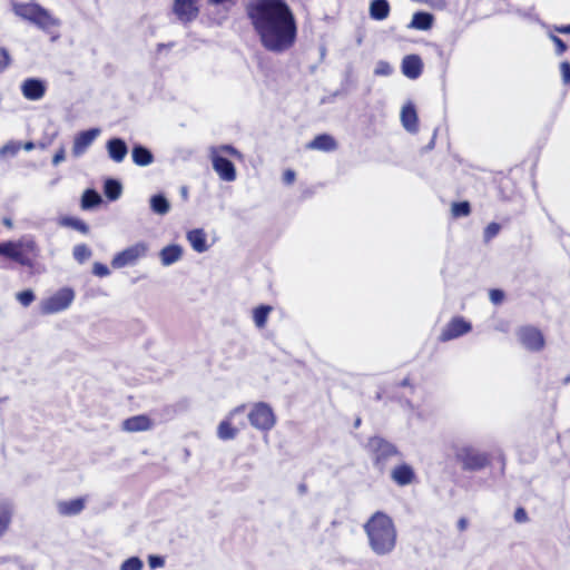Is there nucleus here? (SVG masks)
I'll return each instance as SVG.
<instances>
[{
  "instance_id": "6ab92c4d",
  "label": "nucleus",
  "mask_w": 570,
  "mask_h": 570,
  "mask_svg": "<svg viewBox=\"0 0 570 570\" xmlns=\"http://www.w3.org/2000/svg\"><path fill=\"white\" fill-rule=\"evenodd\" d=\"M401 122L404 129L409 132H416L417 127V114L412 102H407L401 110Z\"/></svg>"
},
{
  "instance_id": "ddd939ff",
  "label": "nucleus",
  "mask_w": 570,
  "mask_h": 570,
  "mask_svg": "<svg viewBox=\"0 0 570 570\" xmlns=\"http://www.w3.org/2000/svg\"><path fill=\"white\" fill-rule=\"evenodd\" d=\"M46 91V82L38 78H27L21 83V92L27 100H40L45 97Z\"/></svg>"
},
{
  "instance_id": "b1692460",
  "label": "nucleus",
  "mask_w": 570,
  "mask_h": 570,
  "mask_svg": "<svg viewBox=\"0 0 570 570\" xmlns=\"http://www.w3.org/2000/svg\"><path fill=\"white\" fill-rule=\"evenodd\" d=\"M239 410L236 409L230 413V416L224 421H222L217 429V435L220 440L227 441L232 440L236 436L238 429L233 425L232 419L236 415Z\"/></svg>"
},
{
  "instance_id": "79ce46f5",
  "label": "nucleus",
  "mask_w": 570,
  "mask_h": 570,
  "mask_svg": "<svg viewBox=\"0 0 570 570\" xmlns=\"http://www.w3.org/2000/svg\"><path fill=\"white\" fill-rule=\"evenodd\" d=\"M550 39L556 45V53L558 56H561V55H563L567 51L568 47H567L566 42L561 38H559L556 35H550Z\"/></svg>"
},
{
  "instance_id": "2f4dec72",
  "label": "nucleus",
  "mask_w": 570,
  "mask_h": 570,
  "mask_svg": "<svg viewBox=\"0 0 570 570\" xmlns=\"http://www.w3.org/2000/svg\"><path fill=\"white\" fill-rule=\"evenodd\" d=\"M150 207L156 214L165 215L169 212L170 205L165 196L155 195L150 199Z\"/></svg>"
},
{
  "instance_id": "13d9d810",
  "label": "nucleus",
  "mask_w": 570,
  "mask_h": 570,
  "mask_svg": "<svg viewBox=\"0 0 570 570\" xmlns=\"http://www.w3.org/2000/svg\"><path fill=\"white\" fill-rule=\"evenodd\" d=\"M32 148H33V142H27V144L24 145V149H26V150H31Z\"/></svg>"
},
{
  "instance_id": "393cba45",
  "label": "nucleus",
  "mask_w": 570,
  "mask_h": 570,
  "mask_svg": "<svg viewBox=\"0 0 570 570\" xmlns=\"http://www.w3.org/2000/svg\"><path fill=\"white\" fill-rule=\"evenodd\" d=\"M390 3L387 0H372L370 3V17L374 20H384L390 14Z\"/></svg>"
},
{
  "instance_id": "4468645a",
  "label": "nucleus",
  "mask_w": 570,
  "mask_h": 570,
  "mask_svg": "<svg viewBox=\"0 0 570 570\" xmlns=\"http://www.w3.org/2000/svg\"><path fill=\"white\" fill-rule=\"evenodd\" d=\"M99 132H100V130L98 128H91V129L78 132L73 138L72 155L75 157L81 156L88 149V147L94 142V140L97 138Z\"/></svg>"
},
{
  "instance_id": "aec40b11",
  "label": "nucleus",
  "mask_w": 570,
  "mask_h": 570,
  "mask_svg": "<svg viewBox=\"0 0 570 570\" xmlns=\"http://www.w3.org/2000/svg\"><path fill=\"white\" fill-rule=\"evenodd\" d=\"M86 505L85 498H76L69 501H60L57 504V510L62 517H71L79 514Z\"/></svg>"
},
{
  "instance_id": "412c9836",
  "label": "nucleus",
  "mask_w": 570,
  "mask_h": 570,
  "mask_svg": "<svg viewBox=\"0 0 570 570\" xmlns=\"http://www.w3.org/2000/svg\"><path fill=\"white\" fill-rule=\"evenodd\" d=\"M187 240L191 248L197 253H204L208 249L207 235L202 228H195L187 233Z\"/></svg>"
},
{
  "instance_id": "473e14b6",
  "label": "nucleus",
  "mask_w": 570,
  "mask_h": 570,
  "mask_svg": "<svg viewBox=\"0 0 570 570\" xmlns=\"http://www.w3.org/2000/svg\"><path fill=\"white\" fill-rule=\"evenodd\" d=\"M11 522V510L7 503L0 502V537L8 530Z\"/></svg>"
},
{
  "instance_id": "603ef678",
  "label": "nucleus",
  "mask_w": 570,
  "mask_h": 570,
  "mask_svg": "<svg viewBox=\"0 0 570 570\" xmlns=\"http://www.w3.org/2000/svg\"><path fill=\"white\" fill-rule=\"evenodd\" d=\"M468 527V520L465 518H461L459 521H458V528L460 531H464Z\"/></svg>"
},
{
  "instance_id": "6e6552de",
  "label": "nucleus",
  "mask_w": 570,
  "mask_h": 570,
  "mask_svg": "<svg viewBox=\"0 0 570 570\" xmlns=\"http://www.w3.org/2000/svg\"><path fill=\"white\" fill-rule=\"evenodd\" d=\"M147 253V243L138 242L117 253L111 259V266L114 268H122L129 265H135L140 258L145 257Z\"/></svg>"
},
{
  "instance_id": "72a5a7b5",
  "label": "nucleus",
  "mask_w": 570,
  "mask_h": 570,
  "mask_svg": "<svg viewBox=\"0 0 570 570\" xmlns=\"http://www.w3.org/2000/svg\"><path fill=\"white\" fill-rule=\"evenodd\" d=\"M61 224L63 226L71 227L85 235L89 233L88 225L83 220L76 217H65L62 218Z\"/></svg>"
},
{
  "instance_id": "20e7f679",
  "label": "nucleus",
  "mask_w": 570,
  "mask_h": 570,
  "mask_svg": "<svg viewBox=\"0 0 570 570\" xmlns=\"http://www.w3.org/2000/svg\"><path fill=\"white\" fill-rule=\"evenodd\" d=\"M12 12L43 31H50L60 24L59 19L36 2H12Z\"/></svg>"
},
{
  "instance_id": "c03bdc74",
  "label": "nucleus",
  "mask_w": 570,
  "mask_h": 570,
  "mask_svg": "<svg viewBox=\"0 0 570 570\" xmlns=\"http://www.w3.org/2000/svg\"><path fill=\"white\" fill-rule=\"evenodd\" d=\"M20 149V146L14 144V142H9L7 145H4L3 147H1L0 149V155L1 156H7V155H10V156H14Z\"/></svg>"
},
{
  "instance_id": "a19ab883",
  "label": "nucleus",
  "mask_w": 570,
  "mask_h": 570,
  "mask_svg": "<svg viewBox=\"0 0 570 570\" xmlns=\"http://www.w3.org/2000/svg\"><path fill=\"white\" fill-rule=\"evenodd\" d=\"M11 65V57L7 48H0V73Z\"/></svg>"
},
{
  "instance_id": "4c0bfd02",
  "label": "nucleus",
  "mask_w": 570,
  "mask_h": 570,
  "mask_svg": "<svg viewBox=\"0 0 570 570\" xmlns=\"http://www.w3.org/2000/svg\"><path fill=\"white\" fill-rule=\"evenodd\" d=\"M501 226L498 223H490L483 232L484 242L488 243L500 233Z\"/></svg>"
},
{
  "instance_id": "e433bc0d",
  "label": "nucleus",
  "mask_w": 570,
  "mask_h": 570,
  "mask_svg": "<svg viewBox=\"0 0 570 570\" xmlns=\"http://www.w3.org/2000/svg\"><path fill=\"white\" fill-rule=\"evenodd\" d=\"M393 72V67L385 60L376 62L374 68V75L379 77H389Z\"/></svg>"
},
{
  "instance_id": "9d476101",
  "label": "nucleus",
  "mask_w": 570,
  "mask_h": 570,
  "mask_svg": "<svg viewBox=\"0 0 570 570\" xmlns=\"http://www.w3.org/2000/svg\"><path fill=\"white\" fill-rule=\"evenodd\" d=\"M171 10L176 18L185 24L196 20L200 12L198 0H174Z\"/></svg>"
},
{
  "instance_id": "c9c22d12",
  "label": "nucleus",
  "mask_w": 570,
  "mask_h": 570,
  "mask_svg": "<svg viewBox=\"0 0 570 570\" xmlns=\"http://www.w3.org/2000/svg\"><path fill=\"white\" fill-rule=\"evenodd\" d=\"M72 255L78 263L82 264L91 257L92 252L88 245L78 244L73 247Z\"/></svg>"
},
{
  "instance_id": "f3484780",
  "label": "nucleus",
  "mask_w": 570,
  "mask_h": 570,
  "mask_svg": "<svg viewBox=\"0 0 570 570\" xmlns=\"http://www.w3.org/2000/svg\"><path fill=\"white\" fill-rule=\"evenodd\" d=\"M213 167L219 175V177L226 181H232L236 177L234 164L219 155L213 157Z\"/></svg>"
},
{
  "instance_id": "c756f323",
  "label": "nucleus",
  "mask_w": 570,
  "mask_h": 570,
  "mask_svg": "<svg viewBox=\"0 0 570 570\" xmlns=\"http://www.w3.org/2000/svg\"><path fill=\"white\" fill-rule=\"evenodd\" d=\"M104 193L109 200H116L121 195V185L116 179H107L104 185Z\"/></svg>"
},
{
  "instance_id": "6e6d98bb",
  "label": "nucleus",
  "mask_w": 570,
  "mask_h": 570,
  "mask_svg": "<svg viewBox=\"0 0 570 570\" xmlns=\"http://www.w3.org/2000/svg\"><path fill=\"white\" fill-rule=\"evenodd\" d=\"M3 225L8 228H11L12 227V222L10 218H3L2 220Z\"/></svg>"
},
{
  "instance_id": "37998d69",
  "label": "nucleus",
  "mask_w": 570,
  "mask_h": 570,
  "mask_svg": "<svg viewBox=\"0 0 570 570\" xmlns=\"http://www.w3.org/2000/svg\"><path fill=\"white\" fill-rule=\"evenodd\" d=\"M92 273H94V275H96L98 277H106L110 274V271L107 265L96 262L92 265Z\"/></svg>"
},
{
  "instance_id": "7ed1b4c3",
  "label": "nucleus",
  "mask_w": 570,
  "mask_h": 570,
  "mask_svg": "<svg viewBox=\"0 0 570 570\" xmlns=\"http://www.w3.org/2000/svg\"><path fill=\"white\" fill-rule=\"evenodd\" d=\"M1 257L27 268H35L40 256V247L33 236L26 235L17 240L3 242Z\"/></svg>"
},
{
  "instance_id": "1a4fd4ad",
  "label": "nucleus",
  "mask_w": 570,
  "mask_h": 570,
  "mask_svg": "<svg viewBox=\"0 0 570 570\" xmlns=\"http://www.w3.org/2000/svg\"><path fill=\"white\" fill-rule=\"evenodd\" d=\"M276 424V415L273 409L264 402L256 403L252 407V426L267 432Z\"/></svg>"
},
{
  "instance_id": "c85d7f7f",
  "label": "nucleus",
  "mask_w": 570,
  "mask_h": 570,
  "mask_svg": "<svg viewBox=\"0 0 570 570\" xmlns=\"http://www.w3.org/2000/svg\"><path fill=\"white\" fill-rule=\"evenodd\" d=\"M273 311L271 305H259L253 311V320L258 328H263L266 324L268 314Z\"/></svg>"
},
{
  "instance_id": "7c9ffc66",
  "label": "nucleus",
  "mask_w": 570,
  "mask_h": 570,
  "mask_svg": "<svg viewBox=\"0 0 570 570\" xmlns=\"http://www.w3.org/2000/svg\"><path fill=\"white\" fill-rule=\"evenodd\" d=\"M101 203L100 195L95 189H87L81 197V207L83 209L92 208Z\"/></svg>"
},
{
  "instance_id": "0eeeda50",
  "label": "nucleus",
  "mask_w": 570,
  "mask_h": 570,
  "mask_svg": "<svg viewBox=\"0 0 570 570\" xmlns=\"http://www.w3.org/2000/svg\"><path fill=\"white\" fill-rule=\"evenodd\" d=\"M75 299V292L70 287H62L40 303V312L51 315L67 309Z\"/></svg>"
},
{
  "instance_id": "bb28decb",
  "label": "nucleus",
  "mask_w": 570,
  "mask_h": 570,
  "mask_svg": "<svg viewBox=\"0 0 570 570\" xmlns=\"http://www.w3.org/2000/svg\"><path fill=\"white\" fill-rule=\"evenodd\" d=\"M159 255L163 265L168 266L180 259L183 249L179 245H168L160 250Z\"/></svg>"
},
{
  "instance_id": "f03ea898",
  "label": "nucleus",
  "mask_w": 570,
  "mask_h": 570,
  "mask_svg": "<svg viewBox=\"0 0 570 570\" xmlns=\"http://www.w3.org/2000/svg\"><path fill=\"white\" fill-rule=\"evenodd\" d=\"M363 528L368 539V546L375 554L386 556L394 550L397 532L390 515L377 511L365 522Z\"/></svg>"
},
{
  "instance_id": "5fc2aeb1",
  "label": "nucleus",
  "mask_w": 570,
  "mask_h": 570,
  "mask_svg": "<svg viewBox=\"0 0 570 570\" xmlns=\"http://www.w3.org/2000/svg\"><path fill=\"white\" fill-rule=\"evenodd\" d=\"M410 379L409 377H405L403 379L401 382H400V386L402 387H405V386H410Z\"/></svg>"
},
{
  "instance_id": "9b49d317",
  "label": "nucleus",
  "mask_w": 570,
  "mask_h": 570,
  "mask_svg": "<svg viewBox=\"0 0 570 570\" xmlns=\"http://www.w3.org/2000/svg\"><path fill=\"white\" fill-rule=\"evenodd\" d=\"M520 343L531 352H539L544 347L542 333L533 326H524L518 331Z\"/></svg>"
},
{
  "instance_id": "49530a36",
  "label": "nucleus",
  "mask_w": 570,
  "mask_h": 570,
  "mask_svg": "<svg viewBox=\"0 0 570 570\" xmlns=\"http://www.w3.org/2000/svg\"><path fill=\"white\" fill-rule=\"evenodd\" d=\"M489 296L493 304L499 305L503 302L504 293L501 289H491Z\"/></svg>"
},
{
  "instance_id": "09e8293b",
  "label": "nucleus",
  "mask_w": 570,
  "mask_h": 570,
  "mask_svg": "<svg viewBox=\"0 0 570 570\" xmlns=\"http://www.w3.org/2000/svg\"><path fill=\"white\" fill-rule=\"evenodd\" d=\"M66 158V150H65V147L61 146L57 151L56 154L53 155V158H52V165L57 166L59 165L61 161H63Z\"/></svg>"
},
{
  "instance_id": "bf43d9fd",
  "label": "nucleus",
  "mask_w": 570,
  "mask_h": 570,
  "mask_svg": "<svg viewBox=\"0 0 570 570\" xmlns=\"http://www.w3.org/2000/svg\"><path fill=\"white\" fill-rule=\"evenodd\" d=\"M361 423H362L361 419H360V417H357V419L355 420V422H354V428H356V429H357V428H360V426H361Z\"/></svg>"
},
{
  "instance_id": "f8f14e48",
  "label": "nucleus",
  "mask_w": 570,
  "mask_h": 570,
  "mask_svg": "<svg viewBox=\"0 0 570 570\" xmlns=\"http://www.w3.org/2000/svg\"><path fill=\"white\" fill-rule=\"evenodd\" d=\"M471 328V323L466 322L463 317H453L442 330L439 340L441 342L454 340L469 333Z\"/></svg>"
},
{
  "instance_id": "423d86ee",
  "label": "nucleus",
  "mask_w": 570,
  "mask_h": 570,
  "mask_svg": "<svg viewBox=\"0 0 570 570\" xmlns=\"http://www.w3.org/2000/svg\"><path fill=\"white\" fill-rule=\"evenodd\" d=\"M458 462L464 471H481L490 464V455L471 445H463L455 452Z\"/></svg>"
},
{
  "instance_id": "de8ad7c7",
  "label": "nucleus",
  "mask_w": 570,
  "mask_h": 570,
  "mask_svg": "<svg viewBox=\"0 0 570 570\" xmlns=\"http://www.w3.org/2000/svg\"><path fill=\"white\" fill-rule=\"evenodd\" d=\"M513 517H514L515 522H518V523H524L528 521V513H527L525 509H523V508H518L514 511Z\"/></svg>"
},
{
  "instance_id": "864d4df0",
  "label": "nucleus",
  "mask_w": 570,
  "mask_h": 570,
  "mask_svg": "<svg viewBox=\"0 0 570 570\" xmlns=\"http://www.w3.org/2000/svg\"><path fill=\"white\" fill-rule=\"evenodd\" d=\"M557 31L561 33H570V24L557 28Z\"/></svg>"
},
{
  "instance_id": "a878e982",
  "label": "nucleus",
  "mask_w": 570,
  "mask_h": 570,
  "mask_svg": "<svg viewBox=\"0 0 570 570\" xmlns=\"http://www.w3.org/2000/svg\"><path fill=\"white\" fill-rule=\"evenodd\" d=\"M434 17L424 11H417L413 14L410 28L417 30H429L432 28Z\"/></svg>"
},
{
  "instance_id": "2eb2a0df",
  "label": "nucleus",
  "mask_w": 570,
  "mask_h": 570,
  "mask_svg": "<svg viewBox=\"0 0 570 570\" xmlns=\"http://www.w3.org/2000/svg\"><path fill=\"white\" fill-rule=\"evenodd\" d=\"M121 428L126 432L135 433V432H144L148 431L153 428L151 419L146 414L134 415L126 419Z\"/></svg>"
},
{
  "instance_id": "3c124183",
  "label": "nucleus",
  "mask_w": 570,
  "mask_h": 570,
  "mask_svg": "<svg viewBox=\"0 0 570 570\" xmlns=\"http://www.w3.org/2000/svg\"><path fill=\"white\" fill-rule=\"evenodd\" d=\"M295 177H296L295 171L292 169H287V170H285V173L283 175V181L285 184L289 185V184L294 183Z\"/></svg>"
},
{
  "instance_id": "f257e3e1",
  "label": "nucleus",
  "mask_w": 570,
  "mask_h": 570,
  "mask_svg": "<svg viewBox=\"0 0 570 570\" xmlns=\"http://www.w3.org/2000/svg\"><path fill=\"white\" fill-rule=\"evenodd\" d=\"M252 23L269 52L284 53L296 42V20L285 0L252 1Z\"/></svg>"
},
{
  "instance_id": "39448f33",
  "label": "nucleus",
  "mask_w": 570,
  "mask_h": 570,
  "mask_svg": "<svg viewBox=\"0 0 570 570\" xmlns=\"http://www.w3.org/2000/svg\"><path fill=\"white\" fill-rule=\"evenodd\" d=\"M366 449L371 454L374 466L381 472L393 459L402 460V453L396 445L381 436L370 438Z\"/></svg>"
},
{
  "instance_id": "ea45409f",
  "label": "nucleus",
  "mask_w": 570,
  "mask_h": 570,
  "mask_svg": "<svg viewBox=\"0 0 570 570\" xmlns=\"http://www.w3.org/2000/svg\"><path fill=\"white\" fill-rule=\"evenodd\" d=\"M141 569H142V562L137 557H131V558L127 559L121 564V570H141Z\"/></svg>"
},
{
  "instance_id": "cd10ccee",
  "label": "nucleus",
  "mask_w": 570,
  "mask_h": 570,
  "mask_svg": "<svg viewBox=\"0 0 570 570\" xmlns=\"http://www.w3.org/2000/svg\"><path fill=\"white\" fill-rule=\"evenodd\" d=\"M132 161L137 166H148L154 161L153 153L144 146H135L131 151Z\"/></svg>"
},
{
  "instance_id": "4be33fe9",
  "label": "nucleus",
  "mask_w": 570,
  "mask_h": 570,
  "mask_svg": "<svg viewBox=\"0 0 570 570\" xmlns=\"http://www.w3.org/2000/svg\"><path fill=\"white\" fill-rule=\"evenodd\" d=\"M107 150L109 157L116 163H121L128 153L126 142L120 138H112L108 140Z\"/></svg>"
},
{
  "instance_id": "dca6fc26",
  "label": "nucleus",
  "mask_w": 570,
  "mask_h": 570,
  "mask_svg": "<svg viewBox=\"0 0 570 570\" xmlns=\"http://www.w3.org/2000/svg\"><path fill=\"white\" fill-rule=\"evenodd\" d=\"M401 69L405 77L416 79L421 76L423 70L422 59L417 55L405 56L402 60Z\"/></svg>"
},
{
  "instance_id": "4d7b16f0",
  "label": "nucleus",
  "mask_w": 570,
  "mask_h": 570,
  "mask_svg": "<svg viewBox=\"0 0 570 570\" xmlns=\"http://www.w3.org/2000/svg\"><path fill=\"white\" fill-rule=\"evenodd\" d=\"M298 490H299V492H301V493H305V492H306V490H307V488H306V485H305V484H301V485L298 487Z\"/></svg>"
},
{
  "instance_id": "8fccbe9b",
  "label": "nucleus",
  "mask_w": 570,
  "mask_h": 570,
  "mask_svg": "<svg viewBox=\"0 0 570 570\" xmlns=\"http://www.w3.org/2000/svg\"><path fill=\"white\" fill-rule=\"evenodd\" d=\"M149 566L155 569L164 566V559L158 556H150L149 559Z\"/></svg>"
},
{
  "instance_id": "58836bf2",
  "label": "nucleus",
  "mask_w": 570,
  "mask_h": 570,
  "mask_svg": "<svg viewBox=\"0 0 570 570\" xmlns=\"http://www.w3.org/2000/svg\"><path fill=\"white\" fill-rule=\"evenodd\" d=\"M17 299L27 307L35 301V294L31 289H26L17 294Z\"/></svg>"
},
{
  "instance_id": "a18cd8bd",
  "label": "nucleus",
  "mask_w": 570,
  "mask_h": 570,
  "mask_svg": "<svg viewBox=\"0 0 570 570\" xmlns=\"http://www.w3.org/2000/svg\"><path fill=\"white\" fill-rule=\"evenodd\" d=\"M560 71H561L563 83L569 85L570 83V62H568V61L561 62Z\"/></svg>"
},
{
  "instance_id": "a211bd4d",
  "label": "nucleus",
  "mask_w": 570,
  "mask_h": 570,
  "mask_svg": "<svg viewBox=\"0 0 570 570\" xmlns=\"http://www.w3.org/2000/svg\"><path fill=\"white\" fill-rule=\"evenodd\" d=\"M391 478L397 485L405 487L413 482L415 473L411 465L402 463L392 470Z\"/></svg>"
},
{
  "instance_id": "f704fd0d",
  "label": "nucleus",
  "mask_w": 570,
  "mask_h": 570,
  "mask_svg": "<svg viewBox=\"0 0 570 570\" xmlns=\"http://www.w3.org/2000/svg\"><path fill=\"white\" fill-rule=\"evenodd\" d=\"M471 213V205L469 202L453 203L451 207V214L454 218L466 217Z\"/></svg>"
},
{
  "instance_id": "5701e85b",
  "label": "nucleus",
  "mask_w": 570,
  "mask_h": 570,
  "mask_svg": "<svg viewBox=\"0 0 570 570\" xmlns=\"http://www.w3.org/2000/svg\"><path fill=\"white\" fill-rule=\"evenodd\" d=\"M337 147L335 139L327 134L317 135L312 141L307 144V148L322 150V151H333Z\"/></svg>"
}]
</instances>
